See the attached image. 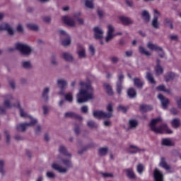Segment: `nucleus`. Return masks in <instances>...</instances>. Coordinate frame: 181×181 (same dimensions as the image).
<instances>
[{
    "instance_id": "f257e3e1",
    "label": "nucleus",
    "mask_w": 181,
    "mask_h": 181,
    "mask_svg": "<svg viewBox=\"0 0 181 181\" xmlns=\"http://www.w3.org/2000/svg\"><path fill=\"white\" fill-rule=\"evenodd\" d=\"M59 153L64 156H68V158H66L62 155H59L57 157V162H54L52 164V168L59 173H67L69 168H71L73 164H71V153L67 152V149L64 146H60L59 149Z\"/></svg>"
},
{
    "instance_id": "f03ea898",
    "label": "nucleus",
    "mask_w": 181,
    "mask_h": 181,
    "mask_svg": "<svg viewBox=\"0 0 181 181\" xmlns=\"http://www.w3.org/2000/svg\"><path fill=\"white\" fill-rule=\"evenodd\" d=\"M80 85L81 88L77 94V102L78 104H83V103H87L88 100H93L94 95L93 94V87H91V85L84 82H81Z\"/></svg>"
},
{
    "instance_id": "7ed1b4c3",
    "label": "nucleus",
    "mask_w": 181,
    "mask_h": 181,
    "mask_svg": "<svg viewBox=\"0 0 181 181\" xmlns=\"http://www.w3.org/2000/svg\"><path fill=\"white\" fill-rule=\"evenodd\" d=\"M15 98L11 94L7 95L6 96V99L4 101V107H0V114H4L6 109L13 108V107H17L20 110L21 117L23 118L29 117V115L25 112L23 109L21 108V105H19V102H18L17 105H15Z\"/></svg>"
},
{
    "instance_id": "20e7f679",
    "label": "nucleus",
    "mask_w": 181,
    "mask_h": 181,
    "mask_svg": "<svg viewBox=\"0 0 181 181\" xmlns=\"http://www.w3.org/2000/svg\"><path fill=\"white\" fill-rule=\"evenodd\" d=\"M162 122V118L158 117L153 119L150 123V128L151 131L156 134H173V132L168 127L166 124H162L161 126L156 127V125Z\"/></svg>"
},
{
    "instance_id": "39448f33",
    "label": "nucleus",
    "mask_w": 181,
    "mask_h": 181,
    "mask_svg": "<svg viewBox=\"0 0 181 181\" xmlns=\"http://www.w3.org/2000/svg\"><path fill=\"white\" fill-rule=\"evenodd\" d=\"M80 16H81V13L78 11L74 13V18L66 16L62 17V21L65 25L71 26V28H74V26H76V21H77L80 25H84V20L80 18Z\"/></svg>"
},
{
    "instance_id": "423d86ee",
    "label": "nucleus",
    "mask_w": 181,
    "mask_h": 181,
    "mask_svg": "<svg viewBox=\"0 0 181 181\" xmlns=\"http://www.w3.org/2000/svg\"><path fill=\"white\" fill-rule=\"evenodd\" d=\"M15 48L24 56H29L32 53V52H33L32 47L22 42L16 43Z\"/></svg>"
},
{
    "instance_id": "0eeeda50",
    "label": "nucleus",
    "mask_w": 181,
    "mask_h": 181,
    "mask_svg": "<svg viewBox=\"0 0 181 181\" xmlns=\"http://www.w3.org/2000/svg\"><path fill=\"white\" fill-rule=\"evenodd\" d=\"M30 123H20L16 125L17 131H20L21 132H25L26 129L29 128V127H33L37 124V119L30 117Z\"/></svg>"
},
{
    "instance_id": "6e6552de",
    "label": "nucleus",
    "mask_w": 181,
    "mask_h": 181,
    "mask_svg": "<svg viewBox=\"0 0 181 181\" xmlns=\"http://www.w3.org/2000/svg\"><path fill=\"white\" fill-rule=\"evenodd\" d=\"M115 30V28H114V26L112 25L109 24L107 25V35L105 37V42L108 43V42L112 40L115 36H119L122 35V33H117L116 34H114V32Z\"/></svg>"
},
{
    "instance_id": "1a4fd4ad",
    "label": "nucleus",
    "mask_w": 181,
    "mask_h": 181,
    "mask_svg": "<svg viewBox=\"0 0 181 181\" xmlns=\"http://www.w3.org/2000/svg\"><path fill=\"white\" fill-rule=\"evenodd\" d=\"M58 33L59 36H61L62 39H64L62 41L63 46H70V43H71L70 35H69V34H67V33L63 30H58Z\"/></svg>"
},
{
    "instance_id": "9d476101",
    "label": "nucleus",
    "mask_w": 181,
    "mask_h": 181,
    "mask_svg": "<svg viewBox=\"0 0 181 181\" xmlns=\"http://www.w3.org/2000/svg\"><path fill=\"white\" fill-rule=\"evenodd\" d=\"M93 117L100 119V118H111L112 113H107L101 110H94L93 112Z\"/></svg>"
},
{
    "instance_id": "9b49d317",
    "label": "nucleus",
    "mask_w": 181,
    "mask_h": 181,
    "mask_svg": "<svg viewBox=\"0 0 181 181\" xmlns=\"http://www.w3.org/2000/svg\"><path fill=\"white\" fill-rule=\"evenodd\" d=\"M76 53L79 59H86V57H87L86 47H84V46H83L82 45H78Z\"/></svg>"
},
{
    "instance_id": "f8f14e48",
    "label": "nucleus",
    "mask_w": 181,
    "mask_h": 181,
    "mask_svg": "<svg viewBox=\"0 0 181 181\" xmlns=\"http://www.w3.org/2000/svg\"><path fill=\"white\" fill-rule=\"evenodd\" d=\"M122 81H124V74H120L118 76V81L117 83L116 91L117 94H121L122 91Z\"/></svg>"
},
{
    "instance_id": "ddd939ff",
    "label": "nucleus",
    "mask_w": 181,
    "mask_h": 181,
    "mask_svg": "<svg viewBox=\"0 0 181 181\" xmlns=\"http://www.w3.org/2000/svg\"><path fill=\"white\" fill-rule=\"evenodd\" d=\"M0 30H6L8 32V35H13L14 31L11 25L6 23H3L0 24Z\"/></svg>"
},
{
    "instance_id": "4468645a",
    "label": "nucleus",
    "mask_w": 181,
    "mask_h": 181,
    "mask_svg": "<svg viewBox=\"0 0 181 181\" xmlns=\"http://www.w3.org/2000/svg\"><path fill=\"white\" fill-rule=\"evenodd\" d=\"M160 16V13L158 10H154V18L152 21V26L156 29L159 28V22H158V18Z\"/></svg>"
},
{
    "instance_id": "2eb2a0df",
    "label": "nucleus",
    "mask_w": 181,
    "mask_h": 181,
    "mask_svg": "<svg viewBox=\"0 0 181 181\" xmlns=\"http://www.w3.org/2000/svg\"><path fill=\"white\" fill-rule=\"evenodd\" d=\"M158 98L160 99L163 110H166V108H168V105L169 104V99L165 98L162 94H159Z\"/></svg>"
},
{
    "instance_id": "dca6fc26",
    "label": "nucleus",
    "mask_w": 181,
    "mask_h": 181,
    "mask_svg": "<svg viewBox=\"0 0 181 181\" xmlns=\"http://www.w3.org/2000/svg\"><path fill=\"white\" fill-rule=\"evenodd\" d=\"M119 19L122 25H124L126 26H128V25H132V23H134V21H132V19L128 17H125L124 16H119Z\"/></svg>"
},
{
    "instance_id": "f3484780",
    "label": "nucleus",
    "mask_w": 181,
    "mask_h": 181,
    "mask_svg": "<svg viewBox=\"0 0 181 181\" xmlns=\"http://www.w3.org/2000/svg\"><path fill=\"white\" fill-rule=\"evenodd\" d=\"M153 175L155 181H163V174L159 169L156 168Z\"/></svg>"
},
{
    "instance_id": "a211bd4d",
    "label": "nucleus",
    "mask_w": 181,
    "mask_h": 181,
    "mask_svg": "<svg viewBox=\"0 0 181 181\" xmlns=\"http://www.w3.org/2000/svg\"><path fill=\"white\" fill-rule=\"evenodd\" d=\"M156 76H160V74H163V67L160 66V61L157 59L156 66L154 68Z\"/></svg>"
},
{
    "instance_id": "6ab92c4d",
    "label": "nucleus",
    "mask_w": 181,
    "mask_h": 181,
    "mask_svg": "<svg viewBox=\"0 0 181 181\" xmlns=\"http://www.w3.org/2000/svg\"><path fill=\"white\" fill-rule=\"evenodd\" d=\"M65 118H75L76 119H83V117L73 112H67L64 114Z\"/></svg>"
},
{
    "instance_id": "aec40b11",
    "label": "nucleus",
    "mask_w": 181,
    "mask_h": 181,
    "mask_svg": "<svg viewBox=\"0 0 181 181\" xmlns=\"http://www.w3.org/2000/svg\"><path fill=\"white\" fill-rule=\"evenodd\" d=\"M95 33V39H102L103 35H104V31L98 27H95L93 29Z\"/></svg>"
},
{
    "instance_id": "412c9836",
    "label": "nucleus",
    "mask_w": 181,
    "mask_h": 181,
    "mask_svg": "<svg viewBox=\"0 0 181 181\" xmlns=\"http://www.w3.org/2000/svg\"><path fill=\"white\" fill-rule=\"evenodd\" d=\"M57 84L60 90H64L67 87V81L64 79H58Z\"/></svg>"
},
{
    "instance_id": "4be33fe9",
    "label": "nucleus",
    "mask_w": 181,
    "mask_h": 181,
    "mask_svg": "<svg viewBox=\"0 0 181 181\" xmlns=\"http://www.w3.org/2000/svg\"><path fill=\"white\" fill-rule=\"evenodd\" d=\"M141 150L139 148H138L136 146L130 145L128 148L129 153H138V152H141Z\"/></svg>"
},
{
    "instance_id": "5701e85b",
    "label": "nucleus",
    "mask_w": 181,
    "mask_h": 181,
    "mask_svg": "<svg viewBox=\"0 0 181 181\" xmlns=\"http://www.w3.org/2000/svg\"><path fill=\"white\" fill-rule=\"evenodd\" d=\"M62 57L66 62H73L74 57L73 55L69 52H63Z\"/></svg>"
},
{
    "instance_id": "b1692460",
    "label": "nucleus",
    "mask_w": 181,
    "mask_h": 181,
    "mask_svg": "<svg viewBox=\"0 0 181 181\" xmlns=\"http://www.w3.org/2000/svg\"><path fill=\"white\" fill-rule=\"evenodd\" d=\"M141 17L146 22H149V21H151V15H149V12L146 10L141 12Z\"/></svg>"
},
{
    "instance_id": "393cba45",
    "label": "nucleus",
    "mask_w": 181,
    "mask_h": 181,
    "mask_svg": "<svg viewBox=\"0 0 181 181\" xmlns=\"http://www.w3.org/2000/svg\"><path fill=\"white\" fill-rule=\"evenodd\" d=\"M134 84L136 87H138V88H142L144 86V81H142L139 78H135L133 79Z\"/></svg>"
},
{
    "instance_id": "a878e982",
    "label": "nucleus",
    "mask_w": 181,
    "mask_h": 181,
    "mask_svg": "<svg viewBox=\"0 0 181 181\" xmlns=\"http://www.w3.org/2000/svg\"><path fill=\"white\" fill-rule=\"evenodd\" d=\"M165 78L166 81H170V80L176 78V75L173 72H168L165 75Z\"/></svg>"
},
{
    "instance_id": "bb28decb",
    "label": "nucleus",
    "mask_w": 181,
    "mask_h": 181,
    "mask_svg": "<svg viewBox=\"0 0 181 181\" xmlns=\"http://www.w3.org/2000/svg\"><path fill=\"white\" fill-rule=\"evenodd\" d=\"M138 127V121L136 119H131L129 121V129H135Z\"/></svg>"
},
{
    "instance_id": "cd10ccee",
    "label": "nucleus",
    "mask_w": 181,
    "mask_h": 181,
    "mask_svg": "<svg viewBox=\"0 0 181 181\" xmlns=\"http://www.w3.org/2000/svg\"><path fill=\"white\" fill-rule=\"evenodd\" d=\"M0 173L1 176L6 175V171H5V161L4 160H0Z\"/></svg>"
},
{
    "instance_id": "c85d7f7f",
    "label": "nucleus",
    "mask_w": 181,
    "mask_h": 181,
    "mask_svg": "<svg viewBox=\"0 0 181 181\" xmlns=\"http://www.w3.org/2000/svg\"><path fill=\"white\" fill-rule=\"evenodd\" d=\"M147 47L150 49V50H160L162 51V48L160 47H158V45L152 43V42H148L147 44Z\"/></svg>"
},
{
    "instance_id": "c756f323",
    "label": "nucleus",
    "mask_w": 181,
    "mask_h": 181,
    "mask_svg": "<svg viewBox=\"0 0 181 181\" xmlns=\"http://www.w3.org/2000/svg\"><path fill=\"white\" fill-rule=\"evenodd\" d=\"M140 110L143 111V112H145L146 111H152V110H153V107L149 105H141L140 106Z\"/></svg>"
},
{
    "instance_id": "7c9ffc66",
    "label": "nucleus",
    "mask_w": 181,
    "mask_h": 181,
    "mask_svg": "<svg viewBox=\"0 0 181 181\" xmlns=\"http://www.w3.org/2000/svg\"><path fill=\"white\" fill-rule=\"evenodd\" d=\"M127 95H129L130 98H135V97H136V90L133 88H129L127 90Z\"/></svg>"
},
{
    "instance_id": "2f4dec72",
    "label": "nucleus",
    "mask_w": 181,
    "mask_h": 181,
    "mask_svg": "<svg viewBox=\"0 0 181 181\" xmlns=\"http://www.w3.org/2000/svg\"><path fill=\"white\" fill-rule=\"evenodd\" d=\"M104 87H105V88L106 90V93H107V94H108V95H112V94H114V91L112 90V88L110 86V84L105 83Z\"/></svg>"
},
{
    "instance_id": "473e14b6",
    "label": "nucleus",
    "mask_w": 181,
    "mask_h": 181,
    "mask_svg": "<svg viewBox=\"0 0 181 181\" xmlns=\"http://www.w3.org/2000/svg\"><path fill=\"white\" fill-rule=\"evenodd\" d=\"M160 166L161 168H163V169H165V170H169L170 169V166H169V165H168V163L165 160V158H161V161L160 163Z\"/></svg>"
},
{
    "instance_id": "72a5a7b5",
    "label": "nucleus",
    "mask_w": 181,
    "mask_h": 181,
    "mask_svg": "<svg viewBox=\"0 0 181 181\" xmlns=\"http://www.w3.org/2000/svg\"><path fill=\"white\" fill-rule=\"evenodd\" d=\"M162 145H164L165 146H173V142H172L170 139H163Z\"/></svg>"
},
{
    "instance_id": "f704fd0d",
    "label": "nucleus",
    "mask_w": 181,
    "mask_h": 181,
    "mask_svg": "<svg viewBox=\"0 0 181 181\" xmlns=\"http://www.w3.org/2000/svg\"><path fill=\"white\" fill-rule=\"evenodd\" d=\"M107 153H108V148L103 147V148H99L98 155L100 156H105V155H107Z\"/></svg>"
},
{
    "instance_id": "c9c22d12",
    "label": "nucleus",
    "mask_w": 181,
    "mask_h": 181,
    "mask_svg": "<svg viewBox=\"0 0 181 181\" xmlns=\"http://www.w3.org/2000/svg\"><path fill=\"white\" fill-rule=\"evenodd\" d=\"M156 90H158V91H164V93H168V94H170L171 93L170 89H166V87L163 85L158 86Z\"/></svg>"
},
{
    "instance_id": "e433bc0d",
    "label": "nucleus",
    "mask_w": 181,
    "mask_h": 181,
    "mask_svg": "<svg viewBox=\"0 0 181 181\" xmlns=\"http://www.w3.org/2000/svg\"><path fill=\"white\" fill-rule=\"evenodd\" d=\"M85 5L86 8H89V9H93L94 8V0H86Z\"/></svg>"
},
{
    "instance_id": "4c0bfd02",
    "label": "nucleus",
    "mask_w": 181,
    "mask_h": 181,
    "mask_svg": "<svg viewBox=\"0 0 181 181\" xmlns=\"http://www.w3.org/2000/svg\"><path fill=\"white\" fill-rule=\"evenodd\" d=\"M139 52L141 53V54H145V56H151V52H149L146 49H145L144 47L140 46L139 47Z\"/></svg>"
},
{
    "instance_id": "58836bf2",
    "label": "nucleus",
    "mask_w": 181,
    "mask_h": 181,
    "mask_svg": "<svg viewBox=\"0 0 181 181\" xmlns=\"http://www.w3.org/2000/svg\"><path fill=\"white\" fill-rule=\"evenodd\" d=\"M146 78L148 81H149V83H151V84H155V79L153 78V76L152 75V74L147 72Z\"/></svg>"
},
{
    "instance_id": "ea45409f",
    "label": "nucleus",
    "mask_w": 181,
    "mask_h": 181,
    "mask_svg": "<svg viewBox=\"0 0 181 181\" xmlns=\"http://www.w3.org/2000/svg\"><path fill=\"white\" fill-rule=\"evenodd\" d=\"M27 28L30 30H39V26L34 23H28L27 24Z\"/></svg>"
},
{
    "instance_id": "a19ab883",
    "label": "nucleus",
    "mask_w": 181,
    "mask_h": 181,
    "mask_svg": "<svg viewBox=\"0 0 181 181\" xmlns=\"http://www.w3.org/2000/svg\"><path fill=\"white\" fill-rule=\"evenodd\" d=\"M171 124L173 128H179V126L180 125V121L179 119H174L171 122Z\"/></svg>"
},
{
    "instance_id": "79ce46f5",
    "label": "nucleus",
    "mask_w": 181,
    "mask_h": 181,
    "mask_svg": "<svg viewBox=\"0 0 181 181\" xmlns=\"http://www.w3.org/2000/svg\"><path fill=\"white\" fill-rule=\"evenodd\" d=\"M22 66L23 69H27L28 70L32 69V64L29 61L23 62Z\"/></svg>"
},
{
    "instance_id": "37998d69",
    "label": "nucleus",
    "mask_w": 181,
    "mask_h": 181,
    "mask_svg": "<svg viewBox=\"0 0 181 181\" xmlns=\"http://www.w3.org/2000/svg\"><path fill=\"white\" fill-rule=\"evenodd\" d=\"M136 170L139 175H142L145 170V166L143 164H139L136 168Z\"/></svg>"
},
{
    "instance_id": "c03bdc74",
    "label": "nucleus",
    "mask_w": 181,
    "mask_h": 181,
    "mask_svg": "<svg viewBox=\"0 0 181 181\" xmlns=\"http://www.w3.org/2000/svg\"><path fill=\"white\" fill-rule=\"evenodd\" d=\"M49 91H50V89L49 88H45L42 92V98L45 100L49 98Z\"/></svg>"
},
{
    "instance_id": "a18cd8bd",
    "label": "nucleus",
    "mask_w": 181,
    "mask_h": 181,
    "mask_svg": "<svg viewBox=\"0 0 181 181\" xmlns=\"http://www.w3.org/2000/svg\"><path fill=\"white\" fill-rule=\"evenodd\" d=\"M127 173V176H128L130 179H134L135 177V174H134V171L132 169H127L125 170Z\"/></svg>"
},
{
    "instance_id": "49530a36",
    "label": "nucleus",
    "mask_w": 181,
    "mask_h": 181,
    "mask_svg": "<svg viewBox=\"0 0 181 181\" xmlns=\"http://www.w3.org/2000/svg\"><path fill=\"white\" fill-rule=\"evenodd\" d=\"M65 99L66 101H69V103H71L73 101V94L71 93H66L65 95Z\"/></svg>"
},
{
    "instance_id": "de8ad7c7",
    "label": "nucleus",
    "mask_w": 181,
    "mask_h": 181,
    "mask_svg": "<svg viewBox=\"0 0 181 181\" xmlns=\"http://www.w3.org/2000/svg\"><path fill=\"white\" fill-rule=\"evenodd\" d=\"M88 126L90 127V128H97L98 127V124L93 121L88 122Z\"/></svg>"
},
{
    "instance_id": "09e8293b",
    "label": "nucleus",
    "mask_w": 181,
    "mask_h": 181,
    "mask_svg": "<svg viewBox=\"0 0 181 181\" xmlns=\"http://www.w3.org/2000/svg\"><path fill=\"white\" fill-rule=\"evenodd\" d=\"M47 177L49 179H54L56 177V175L53 172L48 171L47 172Z\"/></svg>"
},
{
    "instance_id": "8fccbe9b",
    "label": "nucleus",
    "mask_w": 181,
    "mask_h": 181,
    "mask_svg": "<svg viewBox=\"0 0 181 181\" xmlns=\"http://www.w3.org/2000/svg\"><path fill=\"white\" fill-rule=\"evenodd\" d=\"M89 53L90 56H94V54H95V49L93 45L89 46Z\"/></svg>"
},
{
    "instance_id": "3c124183",
    "label": "nucleus",
    "mask_w": 181,
    "mask_h": 181,
    "mask_svg": "<svg viewBox=\"0 0 181 181\" xmlns=\"http://www.w3.org/2000/svg\"><path fill=\"white\" fill-rule=\"evenodd\" d=\"M81 111L83 114H87L88 112V106H83L81 108Z\"/></svg>"
},
{
    "instance_id": "603ef678",
    "label": "nucleus",
    "mask_w": 181,
    "mask_h": 181,
    "mask_svg": "<svg viewBox=\"0 0 181 181\" xmlns=\"http://www.w3.org/2000/svg\"><path fill=\"white\" fill-rule=\"evenodd\" d=\"M118 111H121L122 112H127V107L125 106L119 105L117 107Z\"/></svg>"
},
{
    "instance_id": "864d4df0",
    "label": "nucleus",
    "mask_w": 181,
    "mask_h": 181,
    "mask_svg": "<svg viewBox=\"0 0 181 181\" xmlns=\"http://www.w3.org/2000/svg\"><path fill=\"white\" fill-rule=\"evenodd\" d=\"M35 132L37 135H39V134H40V132H42V127L40 126H37L35 128Z\"/></svg>"
},
{
    "instance_id": "5fc2aeb1",
    "label": "nucleus",
    "mask_w": 181,
    "mask_h": 181,
    "mask_svg": "<svg viewBox=\"0 0 181 181\" xmlns=\"http://www.w3.org/2000/svg\"><path fill=\"white\" fill-rule=\"evenodd\" d=\"M111 62H112V63H113L114 64H116V63H117L118 62H119V59L118 58V57H111Z\"/></svg>"
},
{
    "instance_id": "6e6d98bb",
    "label": "nucleus",
    "mask_w": 181,
    "mask_h": 181,
    "mask_svg": "<svg viewBox=\"0 0 181 181\" xmlns=\"http://www.w3.org/2000/svg\"><path fill=\"white\" fill-rule=\"evenodd\" d=\"M101 175L103 177L107 178V177H112V174L107 173H101Z\"/></svg>"
},
{
    "instance_id": "4d7b16f0",
    "label": "nucleus",
    "mask_w": 181,
    "mask_h": 181,
    "mask_svg": "<svg viewBox=\"0 0 181 181\" xmlns=\"http://www.w3.org/2000/svg\"><path fill=\"white\" fill-rule=\"evenodd\" d=\"M125 2L127 6H129L130 8L134 6V1H132V0H126Z\"/></svg>"
},
{
    "instance_id": "13d9d810",
    "label": "nucleus",
    "mask_w": 181,
    "mask_h": 181,
    "mask_svg": "<svg viewBox=\"0 0 181 181\" xmlns=\"http://www.w3.org/2000/svg\"><path fill=\"white\" fill-rule=\"evenodd\" d=\"M107 111H109V114H112V111H113L112 104L110 103L107 107Z\"/></svg>"
},
{
    "instance_id": "bf43d9fd",
    "label": "nucleus",
    "mask_w": 181,
    "mask_h": 181,
    "mask_svg": "<svg viewBox=\"0 0 181 181\" xmlns=\"http://www.w3.org/2000/svg\"><path fill=\"white\" fill-rule=\"evenodd\" d=\"M132 56V50L126 51L124 57H131Z\"/></svg>"
},
{
    "instance_id": "052dcab7",
    "label": "nucleus",
    "mask_w": 181,
    "mask_h": 181,
    "mask_svg": "<svg viewBox=\"0 0 181 181\" xmlns=\"http://www.w3.org/2000/svg\"><path fill=\"white\" fill-rule=\"evenodd\" d=\"M17 30L19 32V33H23V27L22 26V25L19 24L17 26Z\"/></svg>"
},
{
    "instance_id": "680f3d73",
    "label": "nucleus",
    "mask_w": 181,
    "mask_h": 181,
    "mask_svg": "<svg viewBox=\"0 0 181 181\" xmlns=\"http://www.w3.org/2000/svg\"><path fill=\"white\" fill-rule=\"evenodd\" d=\"M9 84H10V86L11 87V88L15 89V81H13V79L10 80L9 81Z\"/></svg>"
},
{
    "instance_id": "e2e57ef3",
    "label": "nucleus",
    "mask_w": 181,
    "mask_h": 181,
    "mask_svg": "<svg viewBox=\"0 0 181 181\" xmlns=\"http://www.w3.org/2000/svg\"><path fill=\"white\" fill-rule=\"evenodd\" d=\"M44 22H46V23H50L51 18L49 16H44L43 17Z\"/></svg>"
},
{
    "instance_id": "0e129e2a",
    "label": "nucleus",
    "mask_w": 181,
    "mask_h": 181,
    "mask_svg": "<svg viewBox=\"0 0 181 181\" xmlns=\"http://www.w3.org/2000/svg\"><path fill=\"white\" fill-rule=\"evenodd\" d=\"M170 39H171V40H177V39H178L177 35H170Z\"/></svg>"
},
{
    "instance_id": "69168bd1",
    "label": "nucleus",
    "mask_w": 181,
    "mask_h": 181,
    "mask_svg": "<svg viewBox=\"0 0 181 181\" xmlns=\"http://www.w3.org/2000/svg\"><path fill=\"white\" fill-rule=\"evenodd\" d=\"M105 127H111V122L109 120H105L104 122Z\"/></svg>"
},
{
    "instance_id": "338daca9",
    "label": "nucleus",
    "mask_w": 181,
    "mask_h": 181,
    "mask_svg": "<svg viewBox=\"0 0 181 181\" xmlns=\"http://www.w3.org/2000/svg\"><path fill=\"white\" fill-rule=\"evenodd\" d=\"M74 132L76 135H78V134H80V128H78V127H75L74 128Z\"/></svg>"
},
{
    "instance_id": "774afa93",
    "label": "nucleus",
    "mask_w": 181,
    "mask_h": 181,
    "mask_svg": "<svg viewBox=\"0 0 181 181\" xmlns=\"http://www.w3.org/2000/svg\"><path fill=\"white\" fill-rule=\"evenodd\" d=\"M177 104L179 108L181 109V98H179L178 99H177Z\"/></svg>"
}]
</instances>
